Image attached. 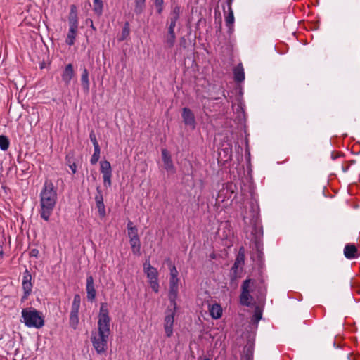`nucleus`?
<instances>
[{
    "mask_svg": "<svg viewBox=\"0 0 360 360\" xmlns=\"http://www.w3.org/2000/svg\"><path fill=\"white\" fill-rule=\"evenodd\" d=\"M31 254L32 256H37V255L38 254V250L36 249H34L32 250Z\"/></svg>",
    "mask_w": 360,
    "mask_h": 360,
    "instance_id": "46",
    "label": "nucleus"
},
{
    "mask_svg": "<svg viewBox=\"0 0 360 360\" xmlns=\"http://www.w3.org/2000/svg\"><path fill=\"white\" fill-rule=\"evenodd\" d=\"M111 177H112V174L103 175V184L105 186H109V187L111 186V184H112Z\"/></svg>",
    "mask_w": 360,
    "mask_h": 360,
    "instance_id": "36",
    "label": "nucleus"
},
{
    "mask_svg": "<svg viewBox=\"0 0 360 360\" xmlns=\"http://www.w3.org/2000/svg\"><path fill=\"white\" fill-rule=\"evenodd\" d=\"M261 319H262V312L259 310V309L258 307H257L255 309V313L253 315L252 321L255 323H257V322H259V321Z\"/></svg>",
    "mask_w": 360,
    "mask_h": 360,
    "instance_id": "33",
    "label": "nucleus"
},
{
    "mask_svg": "<svg viewBox=\"0 0 360 360\" xmlns=\"http://www.w3.org/2000/svg\"><path fill=\"white\" fill-rule=\"evenodd\" d=\"M70 168L71 169V170H72L73 174L76 173V172H77V166H76L75 163H72V165H70Z\"/></svg>",
    "mask_w": 360,
    "mask_h": 360,
    "instance_id": "43",
    "label": "nucleus"
},
{
    "mask_svg": "<svg viewBox=\"0 0 360 360\" xmlns=\"http://www.w3.org/2000/svg\"><path fill=\"white\" fill-rule=\"evenodd\" d=\"M129 24L128 22H125L122 32V36L120 41L124 40L129 35Z\"/></svg>",
    "mask_w": 360,
    "mask_h": 360,
    "instance_id": "27",
    "label": "nucleus"
},
{
    "mask_svg": "<svg viewBox=\"0 0 360 360\" xmlns=\"http://www.w3.org/2000/svg\"><path fill=\"white\" fill-rule=\"evenodd\" d=\"M205 360H209L208 359H205Z\"/></svg>",
    "mask_w": 360,
    "mask_h": 360,
    "instance_id": "48",
    "label": "nucleus"
},
{
    "mask_svg": "<svg viewBox=\"0 0 360 360\" xmlns=\"http://www.w3.org/2000/svg\"><path fill=\"white\" fill-rule=\"evenodd\" d=\"M86 293L87 299L91 302L94 301L96 292L94 285V278L91 276H88L86 279Z\"/></svg>",
    "mask_w": 360,
    "mask_h": 360,
    "instance_id": "11",
    "label": "nucleus"
},
{
    "mask_svg": "<svg viewBox=\"0 0 360 360\" xmlns=\"http://www.w3.org/2000/svg\"><path fill=\"white\" fill-rule=\"evenodd\" d=\"M81 298L78 294L75 295L71 307L70 314V325L73 328H76L79 323V309L80 307Z\"/></svg>",
    "mask_w": 360,
    "mask_h": 360,
    "instance_id": "5",
    "label": "nucleus"
},
{
    "mask_svg": "<svg viewBox=\"0 0 360 360\" xmlns=\"http://www.w3.org/2000/svg\"><path fill=\"white\" fill-rule=\"evenodd\" d=\"M78 27H70L69 32L67 35L66 43L72 46L75 43V39L77 35Z\"/></svg>",
    "mask_w": 360,
    "mask_h": 360,
    "instance_id": "18",
    "label": "nucleus"
},
{
    "mask_svg": "<svg viewBox=\"0 0 360 360\" xmlns=\"http://www.w3.org/2000/svg\"><path fill=\"white\" fill-rule=\"evenodd\" d=\"M100 153H101V149L100 148H94V154L92 155L91 158V163L92 165H95L98 162L99 158H100Z\"/></svg>",
    "mask_w": 360,
    "mask_h": 360,
    "instance_id": "26",
    "label": "nucleus"
},
{
    "mask_svg": "<svg viewBox=\"0 0 360 360\" xmlns=\"http://www.w3.org/2000/svg\"><path fill=\"white\" fill-rule=\"evenodd\" d=\"M344 255L349 259L358 257V250L353 244H347L344 248Z\"/></svg>",
    "mask_w": 360,
    "mask_h": 360,
    "instance_id": "12",
    "label": "nucleus"
},
{
    "mask_svg": "<svg viewBox=\"0 0 360 360\" xmlns=\"http://www.w3.org/2000/svg\"><path fill=\"white\" fill-rule=\"evenodd\" d=\"M91 27L94 28V25H93V22H91Z\"/></svg>",
    "mask_w": 360,
    "mask_h": 360,
    "instance_id": "47",
    "label": "nucleus"
},
{
    "mask_svg": "<svg viewBox=\"0 0 360 360\" xmlns=\"http://www.w3.org/2000/svg\"><path fill=\"white\" fill-rule=\"evenodd\" d=\"M179 278H169V286L179 285Z\"/></svg>",
    "mask_w": 360,
    "mask_h": 360,
    "instance_id": "40",
    "label": "nucleus"
},
{
    "mask_svg": "<svg viewBox=\"0 0 360 360\" xmlns=\"http://www.w3.org/2000/svg\"><path fill=\"white\" fill-rule=\"evenodd\" d=\"M180 13H181L180 7L179 6H174L171 13V18L174 19V20H178V19L179 18Z\"/></svg>",
    "mask_w": 360,
    "mask_h": 360,
    "instance_id": "29",
    "label": "nucleus"
},
{
    "mask_svg": "<svg viewBox=\"0 0 360 360\" xmlns=\"http://www.w3.org/2000/svg\"><path fill=\"white\" fill-rule=\"evenodd\" d=\"M96 207L98 208L99 215L101 217H103L105 215V209L103 202L96 203Z\"/></svg>",
    "mask_w": 360,
    "mask_h": 360,
    "instance_id": "30",
    "label": "nucleus"
},
{
    "mask_svg": "<svg viewBox=\"0 0 360 360\" xmlns=\"http://www.w3.org/2000/svg\"><path fill=\"white\" fill-rule=\"evenodd\" d=\"M101 172L103 175L112 174V167L110 163L107 160H103L100 162Z\"/></svg>",
    "mask_w": 360,
    "mask_h": 360,
    "instance_id": "20",
    "label": "nucleus"
},
{
    "mask_svg": "<svg viewBox=\"0 0 360 360\" xmlns=\"http://www.w3.org/2000/svg\"><path fill=\"white\" fill-rule=\"evenodd\" d=\"M179 285L169 286V300L172 304L174 309H176V300L178 297Z\"/></svg>",
    "mask_w": 360,
    "mask_h": 360,
    "instance_id": "15",
    "label": "nucleus"
},
{
    "mask_svg": "<svg viewBox=\"0 0 360 360\" xmlns=\"http://www.w3.org/2000/svg\"><path fill=\"white\" fill-rule=\"evenodd\" d=\"M110 319L108 316V304H101L98 321V333H92L91 340L92 345L98 354H103L106 352L110 330Z\"/></svg>",
    "mask_w": 360,
    "mask_h": 360,
    "instance_id": "1",
    "label": "nucleus"
},
{
    "mask_svg": "<svg viewBox=\"0 0 360 360\" xmlns=\"http://www.w3.org/2000/svg\"><path fill=\"white\" fill-rule=\"evenodd\" d=\"M58 200L57 188L50 179H46L40 192L41 218L48 221L56 207Z\"/></svg>",
    "mask_w": 360,
    "mask_h": 360,
    "instance_id": "2",
    "label": "nucleus"
},
{
    "mask_svg": "<svg viewBox=\"0 0 360 360\" xmlns=\"http://www.w3.org/2000/svg\"><path fill=\"white\" fill-rule=\"evenodd\" d=\"M21 314L22 322L28 328L39 329L44 325V320L41 313L34 308H25L22 310Z\"/></svg>",
    "mask_w": 360,
    "mask_h": 360,
    "instance_id": "3",
    "label": "nucleus"
},
{
    "mask_svg": "<svg viewBox=\"0 0 360 360\" xmlns=\"http://www.w3.org/2000/svg\"><path fill=\"white\" fill-rule=\"evenodd\" d=\"M177 20H174V19H172L170 18V25H169V28H174L176 26V22Z\"/></svg>",
    "mask_w": 360,
    "mask_h": 360,
    "instance_id": "42",
    "label": "nucleus"
},
{
    "mask_svg": "<svg viewBox=\"0 0 360 360\" xmlns=\"http://www.w3.org/2000/svg\"><path fill=\"white\" fill-rule=\"evenodd\" d=\"M96 190H97V194L95 196L96 204L98 203V202H103V195H102L101 191L100 190V188L98 187L96 188Z\"/></svg>",
    "mask_w": 360,
    "mask_h": 360,
    "instance_id": "38",
    "label": "nucleus"
},
{
    "mask_svg": "<svg viewBox=\"0 0 360 360\" xmlns=\"http://www.w3.org/2000/svg\"><path fill=\"white\" fill-rule=\"evenodd\" d=\"M170 264V278H178V271L174 265L169 260Z\"/></svg>",
    "mask_w": 360,
    "mask_h": 360,
    "instance_id": "34",
    "label": "nucleus"
},
{
    "mask_svg": "<svg viewBox=\"0 0 360 360\" xmlns=\"http://www.w3.org/2000/svg\"><path fill=\"white\" fill-rule=\"evenodd\" d=\"M32 276L28 271H25L23 275V281L22 283V289L24 291V296L22 299H26L30 294L32 289V283L31 282Z\"/></svg>",
    "mask_w": 360,
    "mask_h": 360,
    "instance_id": "9",
    "label": "nucleus"
},
{
    "mask_svg": "<svg viewBox=\"0 0 360 360\" xmlns=\"http://www.w3.org/2000/svg\"><path fill=\"white\" fill-rule=\"evenodd\" d=\"M146 7V0H135L134 12L136 15L141 14Z\"/></svg>",
    "mask_w": 360,
    "mask_h": 360,
    "instance_id": "23",
    "label": "nucleus"
},
{
    "mask_svg": "<svg viewBox=\"0 0 360 360\" xmlns=\"http://www.w3.org/2000/svg\"><path fill=\"white\" fill-rule=\"evenodd\" d=\"M243 263H244V254L240 251L237 256V258L235 261L233 267L238 268L239 266L243 264Z\"/></svg>",
    "mask_w": 360,
    "mask_h": 360,
    "instance_id": "28",
    "label": "nucleus"
},
{
    "mask_svg": "<svg viewBox=\"0 0 360 360\" xmlns=\"http://www.w3.org/2000/svg\"><path fill=\"white\" fill-rule=\"evenodd\" d=\"M129 243H130V245L131 247L132 252L134 255H139L141 254L140 253L141 243H140L139 237L136 238L129 239Z\"/></svg>",
    "mask_w": 360,
    "mask_h": 360,
    "instance_id": "19",
    "label": "nucleus"
},
{
    "mask_svg": "<svg viewBox=\"0 0 360 360\" xmlns=\"http://www.w3.org/2000/svg\"><path fill=\"white\" fill-rule=\"evenodd\" d=\"M181 115L184 124L194 129L195 128V119L191 110L188 108H184Z\"/></svg>",
    "mask_w": 360,
    "mask_h": 360,
    "instance_id": "7",
    "label": "nucleus"
},
{
    "mask_svg": "<svg viewBox=\"0 0 360 360\" xmlns=\"http://www.w3.org/2000/svg\"><path fill=\"white\" fill-rule=\"evenodd\" d=\"M252 300V296L250 295V292H242L240 296V304L245 306H249Z\"/></svg>",
    "mask_w": 360,
    "mask_h": 360,
    "instance_id": "21",
    "label": "nucleus"
},
{
    "mask_svg": "<svg viewBox=\"0 0 360 360\" xmlns=\"http://www.w3.org/2000/svg\"><path fill=\"white\" fill-rule=\"evenodd\" d=\"M81 83L83 89L88 92L89 90V72L86 68H84L82 71L81 76Z\"/></svg>",
    "mask_w": 360,
    "mask_h": 360,
    "instance_id": "17",
    "label": "nucleus"
},
{
    "mask_svg": "<svg viewBox=\"0 0 360 360\" xmlns=\"http://www.w3.org/2000/svg\"><path fill=\"white\" fill-rule=\"evenodd\" d=\"M161 153L165 169L168 172H170L172 174L175 173V167L173 165L172 157L168 150L165 148L162 149Z\"/></svg>",
    "mask_w": 360,
    "mask_h": 360,
    "instance_id": "8",
    "label": "nucleus"
},
{
    "mask_svg": "<svg viewBox=\"0 0 360 360\" xmlns=\"http://www.w3.org/2000/svg\"><path fill=\"white\" fill-rule=\"evenodd\" d=\"M234 79L237 82H241L245 79V72L243 65L238 64L233 69Z\"/></svg>",
    "mask_w": 360,
    "mask_h": 360,
    "instance_id": "14",
    "label": "nucleus"
},
{
    "mask_svg": "<svg viewBox=\"0 0 360 360\" xmlns=\"http://www.w3.org/2000/svg\"><path fill=\"white\" fill-rule=\"evenodd\" d=\"M175 39H176L175 34H167L166 43L169 47H172L174 44Z\"/></svg>",
    "mask_w": 360,
    "mask_h": 360,
    "instance_id": "32",
    "label": "nucleus"
},
{
    "mask_svg": "<svg viewBox=\"0 0 360 360\" xmlns=\"http://www.w3.org/2000/svg\"><path fill=\"white\" fill-rule=\"evenodd\" d=\"M134 229H136V227L133 225V223L131 221H129L127 223V230L129 231Z\"/></svg>",
    "mask_w": 360,
    "mask_h": 360,
    "instance_id": "41",
    "label": "nucleus"
},
{
    "mask_svg": "<svg viewBox=\"0 0 360 360\" xmlns=\"http://www.w3.org/2000/svg\"><path fill=\"white\" fill-rule=\"evenodd\" d=\"M228 15L225 17V22L228 27H231L234 22L233 12L231 8V2H229L228 5Z\"/></svg>",
    "mask_w": 360,
    "mask_h": 360,
    "instance_id": "22",
    "label": "nucleus"
},
{
    "mask_svg": "<svg viewBox=\"0 0 360 360\" xmlns=\"http://www.w3.org/2000/svg\"><path fill=\"white\" fill-rule=\"evenodd\" d=\"M143 271L148 278L150 288L155 292L159 291V283L158 281V271L156 268L151 266L148 261L143 264Z\"/></svg>",
    "mask_w": 360,
    "mask_h": 360,
    "instance_id": "4",
    "label": "nucleus"
},
{
    "mask_svg": "<svg viewBox=\"0 0 360 360\" xmlns=\"http://www.w3.org/2000/svg\"><path fill=\"white\" fill-rule=\"evenodd\" d=\"M155 5L158 13L160 14L163 10V0H155Z\"/></svg>",
    "mask_w": 360,
    "mask_h": 360,
    "instance_id": "37",
    "label": "nucleus"
},
{
    "mask_svg": "<svg viewBox=\"0 0 360 360\" xmlns=\"http://www.w3.org/2000/svg\"><path fill=\"white\" fill-rule=\"evenodd\" d=\"M103 4L102 0H94V11L98 16L103 13Z\"/></svg>",
    "mask_w": 360,
    "mask_h": 360,
    "instance_id": "24",
    "label": "nucleus"
},
{
    "mask_svg": "<svg viewBox=\"0 0 360 360\" xmlns=\"http://www.w3.org/2000/svg\"><path fill=\"white\" fill-rule=\"evenodd\" d=\"M254 282L251 279H246L242 285V292H250Z\"/></svg>",
    "mask_w": 360,
    "mask_h": 360,
    "instance_id": "25",
    "label": "nucleus"
},
{
    "mask_svg": "<svg viewBox=\"0 0 360 360\" xmlns=\"http://www.w3.org/2000/svg\"><path fill=\"white\" fill-rule=\"evenodd\" d=\"M9 146V141L5 136L1 135V150H6Z\"/></svg>",
    "mask_w": 360,
    "mask_h": 360,
    "instance_id": "31",
    "label": "nucleus"
},
{
    "mask_svg": "<svg viewBox=\"0 0 360 360\" xmlns=\"http://www.w3.org/2000/svg\"><path fill=\"white\" fill-rule=\"evenodd\" d=\"M75 75L73 66L71 63L68 64L61 75L62 80L66 86H68L71 79Z\"/></svg>",
    "mask_w": 360,
    "mask_h": 360,
    "instance_id": "10",
    "label": "nucleus"
},
{
    "mask_svg": "<svg viewBox=\"0 0 360 360\" xmlns=\"http://www.w3.org/2000/svg\"><path fill=\"white\" fill-rule=\"evenodd\" d=\"M89 138H90L91 141L92 142V143L94 145V148H100V146L98 145V143L97 141L96 135H95V134H94V132L93 131H91L90 135H89Z\"/></svg>",
    "mask_w": 360,
    "mask_h": 360,
    "instance_id": "35",
    "label": "nucleus"
},
{
    "mask_svg": "<svg viewBox=\"0 0 360 360\" xmlns=\"http://www.w3.org/2000/svg\"><path fill=\"white\" fill-rule=\"evenodd\" d=\"M128 236L129 239L139 238L137 228L128 231Z\"/></svg>",
    "mask_w": 360,
    "mask_h": 360,
    "instance_id": "39",
    "label": "nucleus"
},
{
    "mask_svg": "<svg viewBox=\"0 0 360 360\" xmlns=\"http://www.w3.org/2000/svg\"><path fill=\"white\" fill-rule=\"evenodd\" d=\"M209 310L210 315L213 319H219L222 315V309L219 304H212L210 306Z\"/></svg>",
    "mask_w": 360,
    "mask_h": 360,
    "instance_id": "16",
    "label": "nucleus"
},
{
    "mask_svg": "<svg viewBox=\"0 0 360 360\" xmlns=\"http://www.w3.org/2000/svg\"><path fill=\"white\" fill-rule=\"evenodd\" d=\"M68 22L70 27H78L77 11L75 5L70 6V11L68 16Z\"/></svg>",
    "mask_w": 360,
    "mask_h": 360,
    "instance_id": "13",
    "label": "nucleus"
},
{
    "mask_svg": "<svg viewBox=\"0 0 360 360\" xmlns=\"http://www.w3.org/2000/svg\"><path fill=\"white\" fill-rule=\"evenodd\" d=\"M176 310V309H174L173 307L172 309L167 310L166 312L167 314L165 318L164 328L167 337H170L173 333V325Z\"/></svg>",
    "mask_w": 360,
    "mask_h": 360,
    "instance_id": "6",
    "label": "nucleus"
},
{
    "mask_svg": "<svg viewBox=\"0 0 360 360\" xmlns=\"http://www.w3.org/2000/svg\"><path fill=\"white\" fill-rule=\"evenodd\" d=\"M66 160H67V164L69 165V167H70V165H72L73 162L71 160V157L70 156V154H68L66 156Z\"/></svg>",
    "mask_w": 360,
    "mask_h": 360,
    "instance_id": "44",
    "label": "nucleus"
},
{
    "mask_svg": "<svg viewBox=\"0 0 360 360\" xmlns=\"http://www.w3.org/2000/svg\"><path fill=\"white\" fill-rule=\"evenodd\" d=\"M168 34H174V28H169L168 30Z\"/></svg>",
    "mask_w": 360,
    "mask_h": 360,
    "instance_id": "45",
    "label": "nucleus"
}]
</instances>
